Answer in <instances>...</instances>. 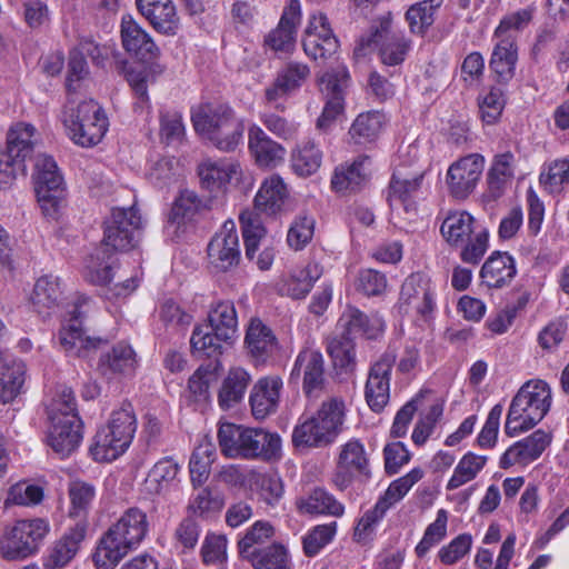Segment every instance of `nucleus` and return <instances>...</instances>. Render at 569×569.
Returning <instances> with one entry per match:
<instances>
[{"label":"nucleus","instance_id":"a19ab883","mask_svg":"<svg viewBox=\"0 0 569 569\" xmlns=\"http://www.w3.org/2000/svg\"><path fill=\"white\" fill-rule=\"evenodd\" d=\"M61 295L62 290L59 278L53 274H44L34 283L31 302L38 313L49 315L58 307Z\"/></svg>","mask_w":569,"mask_h":569},{"label":"nucleus","instance_id":"cd10ccee","mask_svg":"<svg viewBox=\"0 0 569 569\" xmlns=\"http://www.w3.org/2000/svg\"><path fill=\"white\" fill-rule=\"evenodd\" d=\"M549 441V436L545 431L537 430L532 432L505 451L500 458V468L508 469L515 465H529L541 456Z\"/></svg>","mask_w":569,"mask_h":569},{"label":"nucleus","instance_id":"4be33fe9","mask_svg":"<svg viewBox=\"0 0 569 569\" xmlns=\"http://www.w3.org/2000/svg\"><path fill=\"white\" fill-rule=\"evenodd\" d=\"M90 302L89 298H80L72 311V317L59 331V343L68 356L86 357L88 351L94 349L100 341L86 336L82 329V307Z\"/></svg>","mask_w":569,"mask_h":569},{"label":"nucleus","instance_id":"4c0bfd02","mask_svg":"<svg viewBox=\"0 0 569 569\" xmlns=\"http://www.w3.org/2000/svg\"><path fill=\"white\" fill-rule=\"evenodd\" d=\"M295 505L301 515L341 517L345 512L342 503L322 488H315L306 496L297 498Z\"/></svg>","mask_w":569,"mask_h":569},{"label":"nucleus","instance_id":"8fccbe9b","mask_svg":"<svg viewBox=\"0 0 569 569\" xmlns=\"http://www.w3.org/2000/svg\"><path fill=\"white\" fill-rule=\"evenodd\" d=\"M322 161V152L311 140L297 144L291 153V167L301 177L317 172Z\"/></svg>","mask_w":569,"mask_h":569},{"label":"nucleus","instance_id":"49530a36","mask_svg":"<svg viewBox=\"0 0 569 569\" xmlns=\"http://www.w3.org/2000/svg\"><path fill=\"white\" fill-rule=\"evenodd\" d=\"M247 560L253 569H293L288 549L280 543H272L248 555Z\"/></svg>","mask_w":569,"mask_h":569},{"label":"nucleus","instance_id":"1a4fd4ad","mask_svg":"<svg viewBox=\"0 0 569 569\" xmlns=\"http://www.w3.org/2000/svg\"><path fill=\"white\" fill-rule=\"evenodd\" d=\"M137 418L130 402H123L111 412L108 423L101 427L90 446L96 461L110 462L123 455L132 442Z\"/></svg>","mask_w":569,"mask_h":569},{"label":"nucleus","instance_id":"f03ea898","mask_svg":"<svg viewBox=\"0 0 569 569\" xmlns=\"http://www.w3.org/2000/svg\"><path fill=\"white\" fill-rule=\"evenodd\" d=\"M149 531L147 513L140 508L127 509L100 538L93 553L97 569H114L146 538Z\"/></svg>","mask_w":569,"mask_h":569},{"label":"nucleus","instance_id":"de8ad7c7","mask_svg":"<svg viewBox=\"0 0 569 569\" xmlns=\"http://www.w3.org/2000/svg\"><path fill=\"white\" fill-rule=\"evenodd\" d=\"M214 458V445L207 437H203L194 448L189 461L190 478L193 486H201L207 481Z\"/></svg>","mask_w":569,"mask_h":569},{"label":"nucleus","instance_id":"9d476101","mask_svg":"<svg viewBox=\"0 0 569 569\" xmlns=\"http://www.w3.org/2000/svg\"><path fill=\"white\" fill-rule=\"evenodd\" d=\"M62 122L70 139L83 148L98 144L108 129L107 117L93 100H84L77 106L69 101L63 110Z\"/></svg>","mask_w":569,"mask_h":569},{"label":"nucleus","instance_id":"72a5a7b5","mask_svg":"<svg viewBox=\"0 0 569 569\" xmlns=\"http://www.w3.org/2000/svg\"><path fill=\"white\" fill-rule=\"evenodd\" d=\"M281 388L282 380L276 376L257 381L250 395L252 413L257 419H263L276 411Z\"/></svg>","mask_w":569,"mask_h":569},{"label":"nucleus","instance_id":"13d9d810","mask_svg":"<svg viewBox=\"0 0 569 569\" xmlns=\"http://www.w3.org/2000/svg\"><path fill=\"white\" fill-rule=\"evenodd\" d=\"M411 49V42L401 33H392L382 41L379 48L380 60L385 66L401 64Z\"/></svg>","mask_w":569,"mask_h":569},{"label":"nucleus","instance_id":"a18cd8bd","mask_svg":"<svg viewBox=\"0 0 569 569\" xmlns=\"http://www.w3.org/2000/svg\"><path fill=\"white\" fill-rule=\"evenodd\" d=\"M475 219L466 211L450 213L442 222L440 231L446 240L452 246H462L473 236Z\"/></svg>","mask_w":569,"mask_h":569},{"label":"nucleus","instance_id":"0eeeda50","mask_svg":"<svg viewBox=\"0 0 569 569\" xmlns=\"http://www.w3.org/2000/svg\"><path fill=\"white\" fill-rule=\"evenodd\" d=\"M288 197L287 186L281 177L273 174L267 178L254 197V210H246L240 217L246 258L253 260L266 229L258 212L274 214Z\"/></svg>","mask_w":569,"mask_h":569},{"label":"nucleus","instance_id":"338daca9","mask_svg":"<svg viewBox=\"0 0 569 569\" xmlns=\"http://www.w3.org/2000/svg\"><path fill=\"white\" fill-rule=\"evenodd\" d=\"M202 208V201L194 191L183 190L174 200L170 220L178 224L190 220Z\"/></svg>","mask_w":569,"mask_h":569},{"label":"nucleus","instance_id":"0e129e2a","mask_svg":"<svg viewBox=\"0 0 569 569\" xmlns=\"http://www.w3.org/2000/svg\"><path fill=\"white\" fill-rule=\"evenodd\" d=\"M387 509L385 502H376L373 508L369 509L363 513V516L359 519L355 531L353 539L357 542L366 543L371 540L377 525L386 515Z\"/></svg>","mask_w":569,"mask_h":569},{"label":"nucleus","instance_id":"b1692460","mask_svg":"<svg viewBox=\"0 0 569 569\" xmlns=\"http://www.w3.org/2000/svg\"><path fill=\"white\" fill-rule=\"evenodd\" d=\"M180 465L171 457H163L158 460L149 470L141 491L146 496H162L179 489Z\"/></svg>","mask_w":569,"mask_h":569},{"label":"nucleus","instance_id":"f704fd0d","mask_svg":"<svg viewBox=\"0 0 569 569\" xmlns=\"http://www.w3.org/2000/svg\"><path fill=\"white\" fill-rule=\"evenodd\" d=\"M516 273L513 257L508 252L496 251L482 264L480 278L488 288H502L512 281Z\"/></svg>","mask_w":569,"mask_h":569},{"label":"nucleus","instance_id":"423d86ee","mask_svg":"<svg viewBox=\"0 0 569 569\" xmlns=\"http://www.w3.org/2000/svg\"><path fill=\"white\" fill-rule=\"evenodd\" d=\"M49 419L48 445L60 457L70 456L82 440V423L70 388L60 387L57 390L49 407Z\"/></svg>","mask_w":569,"mask_h":569},{"label":"nucleus","instance_id":"f8f14e48","mask_svg":"<svg viewBox=\"0 0 569 569\" xmlns=\"http://www.w3.org/2000/svg\"><path fill=\"white\" fill-rule=\"evenodd\" d=\"M34 133L36 128L23 122L9 129L6 148L0 150V188L8 186L19 170H24V161L33 152Z\"/></svg>","mask_w":569,"mask_h":569},{"label":"nucleus","instance_id":"864d4df0","mask_svg":"<svg viewBox=\"0 0 569 569\" xmlns=\"http://www.w3.org/2000/svg\"><path fill=\"white\" fill-rule=\"evenodd\" d=\"M223 342L231 343L232 340L218 337L217 331H212L207 325L197 326L190 338L193 353L206 357L219 356Z\"/></svg>","mask_w":569,"mask_h":569},{"label":"nucleus","instance_id":"2eb2a0df","mask_svg":"<svg viewBox=\"0 0 569 569\" xmlns=\"http://www.w3.org/2000/svg\"><path fill=\"white\" fill-rule=\"evenodd\" d=\"M396 359V351L387 349L369 367L365 385V399L375 412H381L389 402L391 372Z\"/></svg>","mask_w":569,"mask_h":569},{"label":"nucleus","instance_id":"6e6552de","mask_svg":"<svg viewBox=\"0 0 569 569\" xmlns=\"http://www.w3.org/2000/svg\"><path fill=\"white\" fill-rule=\"evenodd\" d=\"M551 390L543 380L526 382L512 398L507 413L505 432L518 436L533 428L550 409Z\"/></svg>","mask_w":569,"mask_h":569},{"label":"nucleus","instance_id":"c9c22d12","mask_svg":"<svg viewBox=\"0 0 569 569\" xmlns=\"http://www.w3.org/2000/svg\"><path fill=\"white\" fill-rule=\"evenodd\" d=\"M141 14L152 27L164 34L174 33L178 28V17L171 0H136Z\"/></svg>","mask_w":569,"mask_h":569},{"label":"nucleus","instance_id":"680f3d73","mask_svg":"<svg viewBox=\"0 0 569 569\" xmlns=\"http://www.w3.org/2000/svg\"><path fill=\"white\" fill-rule=\"evenodd\" d=\"M540 184L550 193H558L569 181V160H555L539 177Z\"/></svg>","mask_w":569,"mask_h":569},{"label":"nucleus","instance_id":"603ef678","mask_svg":"<svg viewBox=\"0 0 569 569\" xmlns=\"http://www.w3.org/2000/svg\"><path fill=\"white\" fill-rule=\"evenodd\" d=\"M385 117L378 111L359 114L353 121L349 134L358 144L373 141L380 133Z\"/></svg>","mask_w":569,"mask_h":569},{"label":"nucleus","instance_id":"9b49d317","mask_svg":"<svg viewBox=\"0 0 569 569\" xmlns=\"http://www.w3.org/2000/svg\"><path fill=\"white\" fill-rule=\"evenodd\" d=\"M32 178L41 213L47 220L57 221L66 206V187L54 159L38 154Z\"/></svg>","mask_w":569,"mask_h":569},{"label":"nucleus","instance_id":"412c9836","mask_svg":"<svg viewBox=\"0 0 569 569\" xmlns=\"http://www.w3.org/2000/svg\"><path fill=\"white\" fill-rule=\"evenodd\" d=\"M210 263L218 270L227 271L240 260L239 238L233 221H227L208 244Z\"/></svg>","mask_w":569,"mask_h":569},{"label":"nucleus","instance_id":"5fc2aeb1","mask_svg":"<svg viewBox=\"0 0 569 569\" xmlns=\"http://www.w3.org/2000/svg\"><path fill=\"white\" fill-rule=\"evenodd\" d=\"M68 492L71 502L70 517L87 523L86 517L94 500L96 488L86 481L74 480L70 482Z\"/></svg>","mask_w":569,"mask_h":569},{"label":"nucleus","instance_id":"39448f33","mask_svg":"<svg viewBox=\"0 0 569 569\" xmlns=\"http://www.w3.org/2000/svg\"><path fill=\"white\" fill-rule=\"evenodd\" d=\"M345 422V403L331 398L311 415H303L292 432L296 447L325 448L336 441Z\"/></svg>","mask_w":569,"mask_h":569},{"label":"nucleus","instance_id":"4d7b16f0","mask_svg":"<svg viewBox=\"0 0 569 569\" xmlns=\"http://www.w3.org/2000/svg\"><path fill=\"white\" fill-rule=\"evenodd\" d=\"M442 2L443 0H423L411 6L406 13L411 31L423 33L433 23Z\"/></svg>","mask_w":569,"mask_h":569},{"label":"nucleus","instance_id":"774afa93","mask_svg":"<svg viewBox=\"0 0 569 569\" xmlns=\"http://www.w3.org/2000/svg\"><path fill=\"white\" fill-rule=\"evenodd\" d=\"M259 119L269 132L280 139L292 140L298 136L299 124L273 111L261 112Z\"/></svg>","mask_w":569,"mask_h":569},{"label":"nucleus","instance_id":"7ed1b4c3","mask_svg":"<svg viewBox=\"0 0 569 569\" xmlns=\"http://www.w3.org/2000/svg\"><path fill=\"white\" fill-rule=\"evenodd\" d=\"M221 452L231 459L270 460L281 450V439L261 428H247L230 422L221 423L218 430Z\"/></svg>","mask_w":569,"mask_h":569},{"label":"nucleus","instance_id":"c756f323","mask_svg":"<svg viewBox=\"0 0 569 569\" xmlns=\"http://www.w3.org/2000/svg\"><path fill=\"white\" fill-rule=\"evenodd\" d=\"M301 20V6L299 0H290L283 9L277 29L266 38V43L274 51L289 52L296 41L297 27Z\"/></svg>","mask_w":569,"mask_h":569},{"label":"nucleus","instance_id":"bf43d9fd","mask_svg":"<svg viewBox=\"0 0 569 569\" xmlns=\"http://www.w3.org/2000/svg\"><path fill=\"white\" fill-rule=\"evenodd\" d=\"M336 533V521L315 526L302 537L303 553L309 558L316 557L328 543L333 540Z\"/></svg>","mask_w":569,"mask_h":569},{"label":"nucleus","instance_id":"2f4dec72","mask_svg":"<svg viewBox=\"0 0 569 569\" xmlns=\"http://www.w3.org/2000/svg\"><path fill=\"white\" fill-rule=\"evenodd\" d=\"M322 267L310 261L305 267L295 268L278 283V290L282 296L292 299H303L313 288V284L322 276Z\"/></svg>","mask_w":569,"mask_h":569},{"label":"nucleus","instance_id":"a211bd4d","mask_svg":"<svg viewBox=\"0 0 569 569\" xmlns=\"http://www.w3.org/2000/svg\"><path fill=\"white\" fill-rule=\"evenodd\" d=\"M485 168V158L470 153L455 161L447 171L449 192L457 199L467 198L477 187Z\"/></svg>","mask_w":569,"mask_h":569},{"label":"nucleus","instance_id":"37998d69","mask_svg":"<svg viewBox=\"0 0 569 569\" xmlns=\"http://www.w3.org/2000/svg\"><path fill=\"white\" fill-rule=\"evenodd\" d=\"M423 174L416 172L412 176H407L400 170H397L389 184L388 200L392 208L402 206L407 211L411 206L410 199L419 190L422 182Z\"/></svg>","mask_w":569,"mask_h":569},{"label":"nucleus","instance_id":"4468645a","mask_svg":"<svg viewBox=\"0 0 569 569\" xmlns=\"http://www.w3.org/2000/svg\"><path fill=\"white\" fill-rule=\"evenodd\" d=\"M436 291L428 277L410 274L401 286L397 308L400 313L429 318L436 310Z\"/></svg>","mask_w":569,"mask_h":569},{"label":"nucleus","instance_id":"aec40b11","mask_svg":"<svg viewBox=\"0 0 569 569\" xmlns=\"http://www.w3.org/2000/svg\"><path fill=\"white\" fill-rule=\"evenodd\" d=\"M302 376V389L308 398H317L325 388V361L320 351L306 349L296 358L291 379Z\"/></svg>","mask_w":569,"mask_h":569},{"label":"nucleus","instance_id":"6ab92c4d","mask_svg":"<svg viewBox=\"0 0 569 569\" xmlns=\"http://www.w3.org/2000/svg\"><path fill=\"white\" fill-rule=\"evenodd\" d=\"M349 72L345 67H337L323 73L320 88L326 96V104L317 121V127L326 130L343 109V90L348 84Z\"/></svg>","mask_w":569,"mask_h":569},{"label":"nucleus","instance_id":"c03bdc74","mask_svg":"<svg viewBox=\"0 0 569 569\" xmlns=\"http://www.w3.org/2000/svg\"><path fill=\"white\" fill-rule=\"evenodd\" d=\"M208 325L217 336L233 340L238 331V317L233 302L219 301L213 305L208 313Z\"/></svg>","mask_w":569,"mask_h":569},{"label":"nucleus","instance_id":"052dcab7","mask_svg":"<svg viewBox=\"0 0 569 569\" xmlns=\"http://www.w3.org/2000/svg\"><path fill=\"white\" fill-rule=\"evenodd\" d=\"M423 477V471L419 468L412 469L410 472L393 480L385 495L379 498L378 502H385L388 510L392 505L401 500L411 487Z\"/></svg>","mask_w":569,"mask_h":569},{"label":"nucleus","instance_id":"dca6fc26","mask_svg":"<svg viewBox=\"0 0 569 569\" xmlns=\"http://www.w3.org/2000/svg\"><path fill=\"white\" fill-rule=\"evenodd\" d=\"M302 46L306 54L315 60L327 59L337 52L339 41L327 16L321 11L310 13Z\"/></svg>","mask_w":569,"mask_h":569},{"label":"nucleus","instance_id":"69168bd1","mask_svg":"<svg viewBox=\"0 0 569 569\" xmlns=\"http://www.w3.org/2000/svg\"><path fill=\"white\" fill-rule=\"evenodd\" d=\"M313 231L315 219L311 216H297L288 230L287 242L289 247L295 250L303 249L312 239Z\"/></svg>","mask_w":569,"mask_h":569},{"label":"nucleus","instance_id":"393cba45","mask_svg":"<svg viewBox=\"0 0 569 569\" xmlns=\"http://www.w3.org/2000/svg\"><path fill=\"white\" fill-rule=\"evenodd\" d=\"M248 149L260 168H274L284 160L286 149L257 123L248 128Z\"/></svg>","mask_w":569,"mask_h":569},{"label":"nucleus","instance_id":"ea45409f","mask_svg":"<svg viewBox=\"0 0 569 569\" xmlns=\"http://www.w3.org/2000/svg\"><path fill=\"white\" fill-rule=\"evenodd\" d=\"M237 169L238 164L228 160H206L199 164L198 174L204 189L210 192H223Z\"/></svg>","mask_w":569,"mask_h":569},{"label":"nucleus","instance_id":"5701e85b","mask_svg":"<svg viewBox=\"0 0 569 569\" xmlns=\"http://www.w3.org/2000/svg\"><path fill=\"white\" fill-rule=\"evenodd\" d=\"M369 459L365 446L358 439H351L341 446L338 458V471L335 482L341 489L347 488L356 476L369 477Z\"/></svg>","mask_w":569,"mask_h":569},{"label":"nucleus","instance_id":"f3484780","mask_svg":"<svg viewBox=\"0 0 569 569\" xmlns=\"http://www.w3.org/2000/svg\"><path fill=\"white\" fill-rule=\"evenodd\" d=\"M310 77L306 63L290 61L279 69L272 83L264 89V101L276 110L283 111L286 106L281 99L298 91Z\"/></svg>","mask_w":569,"mask_h":569},{"label":"nucleus","instance_id":"e2e57ef3","mask_svg":"<svg viewBox=\"0 0 569 569\" xmlns=\"http://www.w3.org/2000/svg\"><path fill=\"white\" fill-rule=\"evenodd\" d=\"M448 512L440 509L436 520L425 530L423 537L416 547L418 557H423L435 545L439 543L447 535Z\"/></svg>","mask_w":569,"mask_h":569},{"label":"nucleus","instance_id":"c85d7f7f","mask_svg":"<svg viewBox=\"0 0 569 569\" xmlns=\"http://www.w3.org/2000/svg\"><path fill=\"white\" fill-rule=\"evenodd\" d=\"M338 328L352 339L356 336L377 339L385 331V321L378 315L367 316L358 308L347 306L338 321Z\"/></svg>","mask_w":569,"mask_h":569},{"label":"nucleus","instance_id":"6e6d98bb","mask_svg":"<svg viewBox=\"0 0 569 569\" xmlns=\"http://www.w3.org/2000/svg\"><path fill=\"white\" fill-rule=\"evenodd\" d=\"M487 463L486 456H478L472 452L466 453L458 462L453 475L447 482V490H456L465 483L473 480Z\"/></svg>","mask_w":569,"mask_h":569},{"label":"nucleus","instance_id":"7c9ffc66","mask_svg":"<svg viewBox=\"0 0 569 569\" xmlns=\"http://www.w3.org/2000/svg\"><path fill=\"white\" fill-rule=\"evenodd\" d=\"M121 40L124 50L142 61H150L158 56L159 49L151 37L130 14L122 17Z\"/></svg>","mask_w":569,"mask_h":569},{"label":"nucleus","instance_id":"3c124183","mask_svg":"<svg viewBox=\"0 0 569 569\" xmlns=\"http://www.w3.org/2000/svg\"><path fill=\"white\" fill-rule=\"evenodd\" d=\"M26 380V365L22 361H12L0 365V401L14 399L21 391Z\"/></svg>","mask_w":569,"mask_h":569},{"label":"nucleus","instance_id":"f257e3e1","mask_svg":"<svg viewBox=\"0 0 569 569\" xmlns=\"http://www.w3.org/2000/svg\"><path fill=\"white\" fill-rule=\"evenodd\" d=\"M141 228V217L136 208H114L104 222L102 243L86 260L84 277L97 286H107L113 278V251L136 247Z\"/></svg>","mask_w":569,"mask_h":569},{"label":"nucleus","instance_id":"09e8293b","mask_svg":"<svg viewBox=\"0 0 569 569\" xmlns=\"http://www.w3.org/2000/svg\"><path fill=\"white\" fill-rule=\"evenodd\" d=\"M356 345L346 333H335L327 340V352L336 368L351 372L356 368Z\"/></svg>","mask_w":569,"mask_h":569},{"label":"nucleus","instance_id":"20e7f679","mask_svg":"<svg viewBox=\"0 0 569 569\" xmlns=\"http://www.w3.org/2000/svg\"><path fill=\"white\" fill-rule=\"evenodd\" d=\"M191 120L196 131L221 151H234L243 142L244 122L229 106L200 104L192 111Z\"/></svg>","mask_w":569,"mask_h":569},{"label":"nucleus","instance_id":"473e14b6","mask_svg":"<svg viewBox=\"0 0 569 569\" xmlns=\"http://www.w3.org/2000/svg\"><path fill=\"white\" fill-rule=\"evenodd\" d=\"M244 343L248 353L256 363H266L278 349L276 336L260 319H252L250 321Z\"/></svg>","mask_w":569,"mask_h":569},{"label":"nucleus","instance_id":"58836bf2","mask_svg":"<svg viewBox=\"0 0 569 569\" xmlns=\"http://www.w3.org/2000/svg\"><path fill=\"white\" fill-rule=\"evenodd\" d=\"M491 59L490 68L498 77L500 82H508L515 76L516 63L518 60V52L516 40L512 36L498 38Z\"/></svg>","mask_w":569,"mask_h":569},{"label":"nucleus","instance_id":"bb28decb","mask_svg":"<svg viewBox=\"0 0 569 569\" xmlns=\"http://www.w3.org/2000/svg\"><path fill=\"white\" fill-rule=\"evenodd\" d=\"M138 367V358L132 347L120 341L103 352L99 358L98 369L107 379L117 376H132Z\"/></svg>","mask_w":569,"mask_h":569},{"label":"nucleus","instance_id":"79ce46f5","mask_svg":"<svg viewBox=\"0 0 569 569\" xmlns=\"http://www.w3.org/2000/svg\"><path fill=\"white\" fill-rule=\"evenodd\" d=\"M251 377L240 367L231 368L219 391V406L227 410L238 405L244 397Z\"/></svg>","mask_w":569,"mask_h":569},{"label":"nucleus","instance_id":"a878e982","mask_svg":"<svg viewBox=\"0 0 569 569\" xmlns=\"http://www.w3.org/2000/svg\"><path fill=\"white\" fill-rule=\"evenodd\" d=\"M87 532V523L77 521L54 545L43 558L46 569H60L66 567L77 555L80 543Z\"/></svg>","mask_w":569,"mask_h":569},{"label":"nucleus","instance_id":"ddd939ff","mask_svg":"<svg viewBox=\"0 0 569 569\" xmlns=\"http://www.w3.org/2000/svg\"><path fill=\"white\" fill-rule=\"evenodd\" d=\"M48 530V523L42 519L17 521L0 542L1 556L7 560H18L33 555Z\"/></svg>","mask_w":569,"mask_h":569},{"label":"nucleus","instance_id":"e433bc0d","mask_svg":"<svg viewBox=\"0 0 569 569\" xmlns=\"http://www.w3.org/2000/svg\"><path fill=\"white\" fill-rule=\"evenodd\" d=\"M370 158L359 156L352 163L340 164L331 178V186L336 192L355 191L368 179Z\"/></svg>","mask_w":569,"mask_h":569}]
</instances>
